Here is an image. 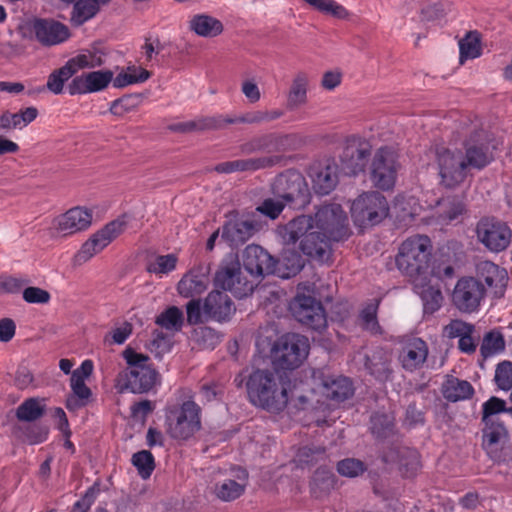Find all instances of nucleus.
<instances>
[{
	"label": "nucleus",
	"mask_w": 512,
	"mask_h": 512,
	"mask_svg": "<svg viewBox=\"0 0 512 512\" xmlns=\"http://www.w3.org/2000/svg\"><path fill=\"white\" fill-rule=\"evenodd\" d=\"M243 266L250 275L263 277L275 272L276 260L261 246L248 245L243 252Z\"/></svg>",
	"instance_id": "25"
},
{
	"label": "nucleus",
	"mask_w": 512,
	"mask_h": 512,
	"mask_svg": "<svg viewBox=\"0 0 512 512\" xmlns=\"http://www.w3.org/2000/svg\"><path fill=\"white\" fill-rule=\"evenodd\" d=\"M152 336L153 338L148 344V349L156 358H162V356L170 352L172 348L171 339L162 331L158 330H155Z\"/></svg>",
	"instance_id": "55"
},
{
	"label": "nucleus",
	"mask_w": 512,
	"mask_h": 512,
	"mask_svg": "<svg viewBox=\"0 0 512 512\" xmlns=\"http://www.w3.org/2000/svg\"><path fill=\"white\" fill-rule=\"evenodd\" d=\"M273 194L286 204L303 206L309 201V188L304 176L296 170L279 174L272 183Z\"/></svg>",
	"instance_id": "11"
},
{
	"label": "nucleus",
	"mask_w": 512,
	"mask_h": 512,
	"mask_svg": "<svg viewBox=\"0 0 512 512\" xmlns=\"http://www.w3.org/2000/svg\"><path fill=\"white\" fill-rule=\"evenodd\" d=\"M309 351L308 338L295 333L281 336L271 350L273 364L285 370H292L301 365Z\"/></svg>",
	"instance_id": "7"
},
{
	"label": "nucleus",
	"mask_w": 512,
	"mask_h": 512,
	"mask_svg": "<svg viewBox=\"0 0 512 512\" xmlns=\"http://www.w3.org/2000/svg\"><path fill=\"white\" fill-rule=\"evenodd\" d=\"M243 478L241 481H235L233 479H225L222 482L215 485L216 496L223 501H232L240 497L246 486L247 474L242 471Z\"/></svg>",
	"instance_id": "38"
},
{
	"label": "nucleus",
	"mask_w": 512,
	"mask_h": 512,
	"mask_svg": "<svg viewBox=\"0 0 512 512\" xmlns=\"http://www.w3.org/2000/svg\"><path fill=\"white\" fill-rule=\"evenodd\" d=\"M483 409V416L482 421L483 422H493L497 421L494 416L500 412H504L506 409V403L504 400L497 398V397H491L489 400L483 403L482 406Z\"/></svg>",
	"instance_id": "62"
},
{
	"label": "nucleus",
	"mask_w": 512,
	"mask_h": 512,
	"mask_svg": "<svg viewBox=\"0 0 512 512\" xmlns=\"http://www.w3.org/2000/svg\"><path fill=\"white\" fill-rule=\"evenodd\" d=\"M74 75L73 70L70 68L68 63L61 68L53 71L47 81V89L54 94H60L63 91V86Z\"/></svg>",
	"instance_id": "52"
},
{
	"label": "nucleus",
	"mask_w": 512,
	"mask_h": 512,
	"mask_svg": "<svg viewBox=\"0 0 512 512\" xmlns=\"http://www.w3.org/2000/svg\"><path fill=\"white\" fill-rule=\"evenodd\" d=\"M172 129L178 132L221 129L220 115L178 123L173 125Z\"/></svg>",
	"instance_id": "41"
},
{
	"label": "nucleus",
	"mask_w": 512,
	"mask_h": 512,
	"mask_svg": "<svg viewBox=\"0 0 512 512\" xmlns=\"http://www.w3.org/2000/svg\"><path fill=\"white\" fill-rule=\"evenodd\" d=\"M436 161L441 177V183L453 188L464 182L468 172L464 163V155L460 150H450L444 147L436 149Z\"/></svg>",
	"instance_id": "14"
},
{
	"label": "nucleus",
	"mask_w": 512,
	"mask_h": 512,
	"mask_svg": "<svg viewBox=\"0 0 512 512\" xmlns=\"http://www.w3.org/2000/svg\"><path fill=\"white\" fill-rule=\"evenodd\" d=\"M326 451L322 447L305 446L299 450V460L307 465H314L325 459Z\"/></svg>",
	"instance_id": "63"
},
{
	"label": "nucleus",
	"mask_w": 512,
	"mask_h": 512,
	"mask_svg": "<svg viewBox=\"0 0 512 512\" xmlns=\"http://www.w3.org/2000/svg\"><path fill=\"white\" fill-rule=\"evenodd\" d=\"M151 73L142 68L136 66H130L124 73L118 74L113 80V86L116 88H122L135 83H143L148 80Z\"/></svg>",
	"instance_id": "42"
},
{
	"label": "nucleus",
	"mask_w": 512,
	"mask_h": 512,
	"mask_svg": "<svg viewBox=\"0 0 512 512\" xmlns=\"http://www.w3.org/2000/svg\"><path fill=\"white\" fill-rule=\"evenodd\" d=\"M44 414V405L36 398H29L21 403L16 410L19 421H36Z\"/></svg>",
	"instance_id": "44"
},
{
	"label": "nucleus",
	"mask_w": 512,
	"mask_h": 512,
	"mask_svg": "<svg viewBox=\"0 0 512 512\" xmlns=\"http://www.w3.org/2000/svg\"><path fill=\"white\" fill-rule=\"evenodd\" d=\"M432 242L426 235H414L404 240L395 258L398 270L413 282L426 280L432 256Z\"/></svg>",
	"instance_id": "4"
},
{
	"label": "nucleus",
	"mask_w": 512,
	"mask_h": 512,
	"mask_svg": "<svg viewBox=\"0 0 512 512\" xmlns=\"http://www.w3.org/2000/svg\"><path fill=\"white\" fill-rule=\"evenodd\" d=\"M114 79V74L111 70L83 73L72 79L68 85V92L70 95L99 92L107 88Z\"/></svg>",
	"instance_id": "23"
},
{
	"label": "nucleus",
	"mask_w": 512,
	"mask_h": 512,
	"mask_svg": "<svg viewBox=\"0 0 512 512\" xmlns=\"http://www.w3.org/2000/svg\"><path fill=\"white\" fill-rule=\"evenodd\" d=\"M428 356V346L420 338H413L401 349L399 360L406 371H415L423 366Z\"/></svg>",
	"instance_id": "28"
},
{
	"label": "nucleus",
	"mask_w": 512,
	"mask_h": 512,
	"mask_svg": "<svg viewBox=\"0 0 512 512\" xmlns=\"http://www.w3.org/2000/svg\"><path fill=\"white\" fill-rule=\"evenodd\" d=\"M460 61L464 59H474L481 55V45L479 34L476 31L469 32L465 38L459 42Z\"/></svg>",
	"instance_id": "46"
},
{
	"label": "nucleus",
	"mask_w": 512,
	"mask_h": 512,
	"mask_svg": "<svg viewBox=\"0 0 512 512\" xmlns=\"http://www.w3.org/2000/svg\"><path fill=\"white\" fill-rule=\"evenodd\" d=\"M31 32L44 46L58 45L70 37L68 27L53 19H34L31 23Z\"/></svg>",
	"instance_id": "22"
},
{
	"label": "nucleus",
	"mask_w": 512,
	"mask_h": 512,
	"mask_svg": "<svg viewBox=\"0 0 512 512\" xmlns=\"http://www.w3.org/2000/svg\"><path fill=\"white\" fill-rule=\"evenodd\" d=\"M156 324L170 331H180L183 326V312L176 306H171L156 318Z\"/></svg>",
	"instance_id": "45"
},
{
	"label": "nucleus",
	"mask_w": 512,
	"mask_h": 512,
	"mask_svg": "<svg viewBox=\"0 0 512 512\" xmlns=\"http://www.w3.org/2000/svg\"><path fill=\"white\" fill-rule=\"evenodd\" d=\"M99 11V6L93 0H78L71 14V22L80 26L84 22L94 17Z\"/></svg>",
	"instance_id": "43"
},
{
	"label": "nucleus",
	"mask_w": 512,
	"mask_h": 512,
	"mask_svg": "<svg viewBox=\"0 0 512 512\" xmlns=\"http://www.w3.org/2000/svg\"><path fill=\"white\" fill-rule=\"evenodd\" d=\"M486 295V288L475 277L460 278L451 295L452 303L462 313H474L479 310Z\"/></svg>",
	"instance_id": "13"
},
{
	"label": "nucleus",
	"mask_w": 512,
	"mask_h": 512,
	"mask_svg": "<svg viewBox=\"0 0 512 512\" xmlns=\"http://www.w3.org/2000/svg\"><path fill=\"white\" fill-rule=\"evenodd\" d=\"M4 114L8 121L9 130L21 129L36 119L38 110L35 107H27L17 113L6 111Z\"/></svg>",
	"instance_id": "49"
},
{
	"label": "nucleus",
	"mask_w": 512,
	"mask_h": 512,
	"mask_svg": "<svg viewBox=\"0 0 512 512\" xmlns=\"http://www.w3.org/2000/svg\"><path fill=\"white\" fill-rule=\"evenodd\" d=\"M463 155L467 172H469L471 168L481 170L492 160L487 149L479 145L468 146Z\"/></svg>",
	"instance_id": "39"
},
{
	"label": "nucleus",
	"mask_w": 512,
	"mask_h": 512,
	"mask_svg": "<svg viewBox=\"0 0 512 512\" xmlns=\"http://www.w3.org/2000/svg\"><path fill=\"white\" fill-rule=\"evenodd\" d=\"M285 244H296L300 241L301 251L308 257L325 262L330 258L331 248L325 238L320 235L315 227L314 216L301 215L278 229Z\"/></svg>",
	"instance_id": "3"
},
{
	"label": "nucleus",
	"mask_w": 512,
	"mask_h": 512,
	"mask_svg": "<svg viewBox=\"0 0 512 512\" xmlns=\"http://www.w3.org/2000/svg\"><path fill=\"white\" fill-rule=\"evenodd\" d=\"M288 403L290 402L298 410L322 409V402L317 395V382L310 378L288 381Z\"/></svg>",
	"instance_id": "18"
},
{
	"label": "nucleus",
	"mask_w": 512,
	"mask_h": 512,
	"mask_svg": "<svg viewBox=\"0 0 512 512\" xmlns=\"http://www.w3.org/2000/svg\"><path fill=\"white\" fill-rule=\"evenodd\" d=\"M309 84L308 75L298 72L293 78L287 98V107L296 109L307 102V88Z\"/></svg>",
	"instance_id": "36"
},
{
	"label": "nucleus",
	"mask_w": 512,
	"mask_h": 512,
	"mask_svg": "<svg viewBox=\"0 0 512 512\" xmlns=\"http://www.w3.org/2000/svg\"><path fill=\"white\" fill-rule=\"evenodd\" d=\"M467 333H475V326L461 319H453L443 327V335L450 338H461Z\"/></svg>",
	"instance_id": "56"
},
{
	"label": "nucleus",
	"mask_w": 512,
	"mask_h": 512,
	"mask_svg": "<svg viewBox=\"0 0 512 512\" xmlns=\"http://www.w3.org/2000/svg\"><path fill=\"white\" fill-rule=\"evenodd\" d=\"M203 310L207 316L217 321H226L230 319L236 309L231 298L225 292L212 291L205 299Z\"/></svg>",
	"instance_id": "27"
},
{
	"label": "nucleus",
	"mask_w": 512,
	"mask_h": 512,
	"mask_svg": "<svg viewBox=\"0 0 512 512\" xmlns=\"http://www.w3.org/2000/svg\"><path fill=\"white\" fill-rule=\"evenodd\" d=\"M30 280L23 275L0 274V294H17Z\"/></svg>",
	"instance_id": "51"
},
{
	"label": "nucleus",
	"mask_w": 512,
	"mask_h": 512,
	"mask_svg": "<svg viewBox=\"0 0 512 512\" xmlns=\"http://www.w3.org/2000/svg\"><path fill=\"white\" fill-rule=\"evenodd\" d=\"M125 227L126 221L124 218H118L106 224L81 246L74 257L75 262L83 264L90 260L116 239L124 231Z\"/></svg>",
	"instance_id": "15"
},
{
	"label": "nucleus",
	"mask_w": 512,
	"mask_h": 512,
	"mask_svg": "<svg viewBox=\"0 0 512 512\" xmlns=\"http://www.w3.org/2000/svg\"><path fill=\"white\" fill-rule=\"evenodd\" d=\"M443 397L450 402L469 399L474 394V388L467 380L448 376L442 384Z\"/></svg>",
	"instance_id": "33"
},
{
	"label": "nucleus",
	"mask_w": 512,
	"mask_h": 512,
	"mask_svg": "<svg viewBox=\"0 0 512 512\" xmlns=\"http://www.w3.org/2000/svg\"><path fill=\"white\" fill-rule=\"evenodd\" d=\"M386 198L379 192L365 193L351 205V215L359 227L374 226L388 215Z\"/></svg>",
	"instance_id": "10"
},
{
	"label": "nucleus",
	"mask_w": 512,
	"mask_h": 512,
	"mask_svg": "<svg viewBox=\"0 0 512 512\" xmlns=\"http://www.w3.org/2000/svg\"><path fill=\"white\" fill-rule=\"evenodd\" d=\"M379 300H373L368 303L360 313V318L363 323L364 329L372 332L379 333L381 327L377 321V310H378Z\"/></svg>",
	"instance_id": "53"
},
{
	"label": "nucleus",
	"mask_w": 512,
	"mask_h": 512,
	"mask_svg": "<svg viewBox=\"0 0 512 512\" xmlns=\"http://www.w3.org/2000/svg\"><path fill=\"white\" fill-rule=\"evenodd\" d=\"M92 219L93 213L90 209L78 206L56 217L54 227L58 234L69 236L87 230L92 224Z\"/></svg>",
	"instance_id": "21"
},
{
	"label": "nucleus",
	"mask_w": 512,
	"mask_h": 512,
	"mask_svg": "<svg viewBox=\"0 0 512 512\" xmlns=\"http://www.w3.org/2000/svg\"><path fill=\"white\" fill-rule=\"evenodd\" d=\"M285 204L286 203L283 200L267 198L256 208V210L270 219H276L283 211Z\"/></svg>",
	"instance_id": "64"
},
{
	"label": "nucleus",
	"mask_w": 512,
	"mask_h": 512,
	"mask_svg": "<svg viewBox=\"0 0 512 512\" xmlns=\"http://www.w3.org/2000/svg\"><path fill=\"white\" fill-rule=\"evenodd\" d=\"M193 340L199 349H214L221 341L217 332L207 326L199 327L193 332Z\"/></svg>",
	"instance_id": "48"
},
{
	"label": "nucleus",
	"mask_w": 512,
	"mask_h": 512,
	"mask_svg": "<svg viewBox=\"0 0 512 512\" xmlns=\"http://www.w3.org/2000/svg\"><path fill=\"white\" fill-rule=\"evenodd\" d=\"M398 168L397 154L394 149L381 147L372 160L371 180L379 189H391L395 184Z\"/></svg>",
	"instance_id": "16"
},
{
	"label": "nucleus",
	"mask_w": 512,
	"mask_h": 512,
	"mask_svg": "<svg viewBox=\"0 0 512 512\" xmlns=\"http://www.w3.org/2000/svg\"><path fill=\"white\" fill-rule=\"evenodd\" d=\"M105 55L106 53L101 48L91 47L69 59L67 63L75 74L82 69L100 67L104 63Z\"/></svg>",
	"instance_id": "35"
},
{
	"label": "nucleus",
	"mask_w": 512,
	"mask_h": 512,
	"mask_svg": "<svg viewBox=\"0 0 512 512\" xmlns=\"http://www.w3.org/2000/svg\"><path fill=\"white\" fill-rule=\"evenodd\" d=\"M220 123L221 129L229 124H261L264 123L263 110L250 111L237 117L220 115Z\"/></svg>",
	"instance_id": "54"
},
{
	"label": "nucleus",
	"mask_w": 512,
	"mask_h": 512,
	"mask_svg": "<svg viewBox=\"0 0 512 512\" xmlns=\"http://www.w3.org/2000/svg\"><path fill=\"white\" fill-rule=\"evenodd\" d=\"M494 379L500 389L512 391V362L504 361L498 364Z\"/></svg>",
	"instance_id": "60"
},
{
	"label": "nucleus",
	"mask_w": 512,
	"mask_h": 512,
	"mask_svg": "<svg viewBox=\"0 0 512 512\" xmlns=\"http://www.w3.org/2000/svg\"><path fill=\"white\" fill-rule=\"evenodd\" d=\"M214 283L216 287L230 291L238 298L246 297L254 290V283L241 270L238 255L232 252L221 260Z\"/></svg>",
	"instance_id": "6"
},
{
	"label": "nucleus",
	"mask_w": 512,
	"mask_h": 512,
	"mask_svg": "<svg viewBox=\"0 0 512 512\" xmlns=\"http://www.w3.org/2000/svg\"><path fill=\"white\" fill-rule=\"evenodd\" d=\"M372 145L364 138L351 136L341 155V161L348 174L357 175L364 171L371 156Z\"/></svg>",
	"instance_id": "19"
},
{
	"label": "nucleus",
	"mask_w": 512,
	"mask_h": 512,
	"mask_svg": "<svg viewBox=\"0 0 512 512\" xmlns=\"http://www.w3.org/2000/svg\"><path fill=\"white\" fill-rule=\"evenodd\" d=\"M131 462L142 479H148L155 469L154 456L148 450L134 453Z\"/></svg>",
	"instance_id": "47"
},
{
	"label": "nucleus",
	"mask_w": 512,
	"mask_h": 512,
	"mask_svg": "<svg viewBox=\"0 0 512 512\" xmlns=\"http://www.w3.org/2000/svg\"><path fill=\"white\" fill-rule=\"evenodd\" d=\"M310 177L315 192L327 195L338 183V167L335 163L314 165L310 169Z\"/></svg>",
	"instance_id": "29"
},
{
	"label": "nucleus",
	"mask_w": 512,
	"mask_h": 512,
	"mask_svg": "<svg viewBox=\"0 0 512 512\" xmlns=\"http://www.w3.org/2000/svg\"><path fill=\"white\" fill-rule=\"evenodd\" d=\"M201 408L194 401H185L166 417L167 433L175 440L186 441L201 429Z\"/></svg>",
	"instance_id": "9"
},
{
	"label": "nucleus",
	"mask_w": 512,
	"mask_h": 512,
	"mask_svg": "<svg viewBox=\"0 0 512 512\" xmlns=\"http://www.w3.org/2000/svg\"><path fill=\"white\" fill-rule=\"evenodd\" d=\"M313 380L327 399L343 402L353 395V385L347 377L325 375L322 370H313Z\"/></svg>",
	"instance_id": "20"
},
{
	"label": "nucleus",
	"mask_w": 512,
	"mask_h": 512,
	"mask_svg": "<svg viewBox=\"0 0 512 512\" xmlns=\"http://www.w3.org/2000/svg\"><path fill=\"white\" fill-rule=\"evenodd\" d=\"M465 211L464 203L458 198H448L441 204V213L439 215L440 221L443 223H450L461 216Z\"/></svg>",
	"instance_id": "50"
},
{
	"label": "nucleus",
	"mask_w": 512,
	"mask_h": 512,
	"mask_svg": "<svg viewBox=\"0 0 512 512\" xmlns=\"http://www.w3.org/2000/svg\"><path fill=\"white\" fill-rule=\"evenodd\" d=\"M504 349L505 339L499 330L493 329L484 335L480 346V353L484 358L494 356Z\"/></svg>",
	"instance_id": "40"
},
{
	"label": "nucleus",
	"mask_w": 512,
	"mask_h": 512,
	"mask_svg": "<svg viewBox=\"0 0 512 512\" xmlns=\"http://www.w3.org/2000/svg\"><path fill=\"white\" fill-rule=\"evenodd\" d=\"M177 260L175 254L158 256L154 262L149 264L148 270L155 274H167L176 268Z\"/></svg>",
	"instance_id": "59"
},
{
	"label": "nucleus",
	"mask_w": 512,
	"mask_h": 512,
	"mask_svg": "<svg viewBox=\"0 0 512 512\" xmlns=\"http://www.w3.org/2000/svg\"><path fill=\"white\" fill-rule=\"evenodd\" d=\"M314 221L320 238L327 239L328 245L331 241H343L350 235L347 215L339 204L320 207L314 215Z\"/></svg>",
	"instance_id": "8"
},
{
	"label": "nucleus",
	"mask_w": 512,
	"mask_h": 512,
	"mask_svg": "<svg viewBox=\"0 0 512 512\" xmlns=\"http://www.w3.org/2000/svg\"><path fill=\"white\" fill-rule=\"evenodd\" d=\"M288 379L278 371L255 369L247 377L250 402L268 412L279 413L288 404Z\"/></svg>",
	"instance_id": "2"
},
{
	"label": "nucleus",
	"mask_w": 512,
	"mask_h": 512,
	"mask_svg": "<svg viewBox=\"0 0 512 512\" xmlns=\"http://www.w3.org/2000/svg\"><path fill=\"white\" fill-rule=\"evenodd\" d=\"M337 471L345 477H357L365 471V465L358 459L347 458L338 462Z\"/></svg>",
	"instance_id": "61"
},
{
	"label": "nucleus",
	"mask_w": 512,
	"mask_h": 512,
	"mask_svg": "<svg viewBox=\"0 0 512 512\" xmlns=\"http://www.w3.org/2000/svg\"><path fill=\"white\" fill-rule=\"evenodd\" d=\"M257 230V223L254 220L235 215L222 226L221 238L230 246L238 247L248 241Z\"/></svg>",
	"instance_id": "24"
},
{
	"label": "nucleus",
	"mask_w": 512,
	"mask_h": 512,
	"mask_svg": "<svg viewBox=\"0 0 512 512\" xmlns=\"http://www.w3.org/2000/svg\"><path fill=\"white\" fill-rule=\"evenodd\" d=\"M123 358L128 364V368L118 376L119 392L148 393L160 382V375L155 368L148 364L149 357L147 355L126 348L123 351Z\"/></svg>",
	"instance_id": "5"
},
{
	"label": "nucleus",
	"mask_w": 512,
	"mask_h": 512,
	"mask_svg": "<svg viewBox=\"0 0 512 512\" xmlns=\"http://www.w3.org/2000/svg\"><path fill=\"white\" fill-rule=\"evenodd\" d=\"M294 318L301 324L321 331L327 326V318L321 302L312 296L298 294L290 304Z\"/></svg>",
	"instance_id": "17"
},
{
	"label": "nucleus",
	"mask_w": 512,
	"mask_h": 512,
	"mask_svg": "<svg viewBox=\"0 0 512 512\" xmlns=\"http://www.w3.org/2000/svg\"><path fill=\"white\" fill-rule=\"evenodd\" d=\"M139 104L137 96L127 95L114 100L110 106V112L118 117H123L125 114L134 111Z\"/></svg>",
	"instance_id": "57"
},
{
	"label": "nucleus",
	"mask_w": 512,
	"mask_h": 512,
	"mask_svg": "<svg viewBox=\"0 0 512 512\" xmlns=\"http://www.w3.org/2000/svg\"><path fill=\"white\" fill-rule=\"evenodd\" d=\"M390 356L383 349L375 350L366 356L365 367L378 381L385 382L390 379L392 369Z\"/></svg>",
	"instance_id": "32"
},
{
	"label": "nucleus",
	"mask_w": 512,
	"mask_h": 512,
	"mask_svg": "<svg viewBox=\"0 0 512 512\" xmlns=\"http://www.w3.org/2000/svg\"><path fill=\"white\" fill-rule=\"evenodd\" d=\"M300 145V138L294 133L270 132L254 136L239 146L242 155L263 153L258 157L237 159L219 163L214 170L218 173L230 174L233 172H255L272 168L278 165L283 157L282 153L293 151Z\"/></svg>",
	"instance_id": "1"
},
{
	"label": "nucleus",
	"mask_w": 512,
	"mask_h": 512,
	"mask_svg": "<svg viewBox=\"0 0 512 512\" xmlns=\"http://www.w3.org/2000/svg\"><path fill=\"white\" fill-rule=\"evenodd\" d=\"M476 276V279L484 282L495 297L504 295L508 282V274L504 268L491 261H480L476 265Z\"/></svg>",
	"instance_id": "26"
},
{
	"label": "nucleus",
	"mask_w": 512,
	"mask_h": 512,
	"mask_svg": "<svg viewBox=\"0 0 512 512\" xmlns=\"http://www.w3.org/2000/svg\"><path fill=\"white\" fill-rule=\"evenodd\" d=\"M414 289L423 302L425 313L433 314L440 309L443 295L439 287L428 284L425 280H418L414 282Z\"/></svg>",
	"instance_id": "34"
},
{
	"label": "nucleus",
	"mask_w": 512,
	"mask_h": 512,
	"mask_svg": "<svg viewBox=\"0 0 512 512\" xmlns=\"http://www.w3.org/2000/svg\"><path fill=\"white\" fill-rule=\"evenodd\" d=\"M209 278L201 267L188 271L179 281L178 293L185 298H193L206 291Z\"/></svg>",
	"instance_id": "30"
},
{
	"label": "nucleus",
	"mask_w": 512,
	"mask_h": 512,
	"mask_svg": "<svg viewBox=\"0 0 512 512\" xmlns=\"http://www.w3.org/2000/svg\"><path fill=\"white\" fill-rule=\"evenodd\" d=\"M482 446L487 453L492 454L502 449L509 440L508 431L502 422H484Z\"/></svg>",
	"instance_id": "31"
},
{
	"label": "nucleus",
	"mask_w": 512,
	"mask_h": 512,
	"mask_svg": "<svg viewBox=\"0 0 512 512\" xmlns=\"http://www.w3.org/2000/svg\"><path fill=\"white\" fill-rule=\"evenodd\" d=\"M190 28L202 37H215L223 31V25L218 19L205 14L194 16Z\"/></svg>",
	"instance_id": "37"
},
{
	"label": "nucleus",
	"mask_w": 512,
	"mask_h": 512,
	"mask_svg": "<svg viewBox=\"0 0 512 512\" xmlns=\"http://www.w3.org/2000/svg\"><path fill=\"white\" fill-rule=\"evenodd\" d=\"M393 430V423L386 414H374L371 416V432L377 438L388 436Z\"/></svg>",
	"instance_id": "58"
},
{
	"label": "nucleus",
	"mask_w": 512,
	"mask_h": 512,
	"mask_svg": "<svg viewBox=\"0 0 512 512\" xmlns=\"http://www.w3.org/2000/svg\"><path fill=\"white\" fill-rule=\"evenodd\" d=\"M476 235L486 249L498 253L509 246L512 231L505 222L494 217H485L477 223Z\"/></svg>",
	"instance_id": "12"
}]
</instances>
